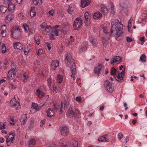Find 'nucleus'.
<instances>
[{
  "label": "nucleus",
  "instance_id": "1",
  "mask_svg": "<svg viewBox=\"0 0 147 147\" xmlns=\"http://www.w3.org/2000/svg\"><path fill=\"white\" fill-rule=\"evenodd\" d=\"M123 26V25L121 24H117L116 25H112L111 31L110 32V36L113 34L114 31L115 32V38L117 40L119 41V37L123 33V32L122 31Z\"/></svg>",
  "mask_w": 147,
  "mask_h": 147
},
{
  "label": "nucleus",
  "instance_id": "2",
  "mask_svg": "<svg viewBox=\"0 0 147 147\" xmlns=\"http://www.w3.org/2000/svg\"><path fill=\"white\" fill-rule=\"evenodd\" d=\"M65 59L70 63H73V64L70 68L71 71L72 73V75H71V76L74 78L76 75L77 73L76 64L74 62V59H72L71 55L70 53H68L65 57Z\"/></svg>",
  "mask_w": 147,
  "mask_h": 147
},
{
  "label": "nucleus",
  "instance_id": "3",
  "mask_svg": "<svg viewBox=\"0 0 147 147\" xmlns=\"http://www.w3.org/2000/svg\"><path fill=\"white\" fill-rule=\"evenodd\" d=\"M11 35L13 38L18 39L21 35L20 29L18 27H13L11 30Z\"/></svg>",
  "mask_w": 147,
  "mask_h": 147
},
{
  "label": "nucleus",
  "instance_id": "4",
  "mask_svg": "<svg viewBox=\"0 0 147 147\" xmlns=\"http://www.w3.org/2000/svg\"><path fill=\"white\" fill-rule=\"evenodd\" d=\"M40 26V29L44 34H47L51 33L52 30L51 27L47 25L45 22L41 24Z\"/></svg>",
  "mask_w": 147,
  "mask_h": 147
},
{
  "label": "nucleus",
  "instance_id": "5",
  "mask_svg": "<svg viewBox=\"0 0 147 147\" xmlns=\"http://www.w3.org/2000/svg\"><path fill=\"white\" fill-rule=\"evenodd\" d=\"M104 86L106 90L109 92L112 93L114 91V86L112 83L109 80H107L104 81Z\"/></svg>",
  "mask_w": 147,
  "mask_h": 147
},
{
  "label": "nucleus",
  "instance_id": "6",
  "mask_svg": "<svg viewBox=\"0 0 147 147\" xmlns=\"http://www.w3.org/2000/svg\"><path fill=\"white\" fill-rule=\"evenodd\" d=\"M59 26V25H56L52 28L51 34L50 35V38L51 40L54 39L55 37L58 35V31L59 30L58 28Z\"/></svg>",
  "mask_w": 147,
  "mask_h": 147
},
{
  "label": "nucleus",
  "instance_id": "7",
  "mask_svg": "<svg viewBox=\"0 0 147 147\" xmlns=\"http://www.w3.org/2000/svg\"><path fill=\"white\" fill-rule=\"evenodd\" d=\"M82 24L81 18H77L74 22L73 26L75 30H78L80 28Z\"/></svg>",
  "mask_w": 147,
  "mask_h": 147
},
{
  "label": "nucleus",
  "instance_id": "8",
  "mask_svg": "<svg viewBox=\"0 0 147 147\" xmlns=\"http://www.w3.org/2000/svg\"><path fill=\"white\" fill-rule=\"evenodd\" d=\"M9 104L11 107H15L16 110H18L20 108L19 102L16 100V98L15 97L11 100Z\"/></svg>",
  "mask_w": 147,
  "mask_h": 147
},
{
  "label": "nucleus",
  "instance_id": "9",
  "mask_svg": "<svg viewBox=\"0 0 147 147\" xmlns=\"http://www.w3.org/2000/svg\"><path fill=\"white\" fill-rule=\"evenodd\" d=\"M14 135L12 132L9 133V136H7L6 138V143L8 146H10L11 143H13L14 140Z\"/></svg>",
  "mask_w": 147,
  "mask_h": 147
},
{
  "label": "nucleus",
  "instance_id": "10",
  "mask_svg": "<svg viewBox=\"0 0 147 147\" xmlns=\"http://www.w3.org/2000/svg\"><path fill=\"white\" fill-rule=\"evenodd\" d=\"M125 74V69L121 72L120 73H119L118 75L115 77V79L118 81L119 82H121L123 81V78H124Z\"/></svg>",
  "mask_w": 147,
  "mask_h": 147
},
{
  "label": "nucleus",
  "instance_id": "11",
  "mask_svg": "<svg viewBox=\"0 0 147 147\" xmlns=\"http://www.w3.org/2000/svg\"><path fill=\"white\" fill-rule=\"evenodd\" d=\"M98 142H108L110 141V138L108 134L99 137L98 139Z\"/></svg>",
  "mask_w": 147,
  "mask_h": 147
},
{
  "label": "nucleus",
  "instance_id": "12",
  "mask_svg": "<svg viewBox=\"0 0 147 147\" xmlns=\"http://www.w3.org/2000/svg\"><path fill=\"white\" fill-rule=\"evenodd\" d=\"M16 70L14 68H13L9 70L7 78L10 79L14 78V75L16 74Z\"/></svg>",
  "mask_w": 147,
  "mask_h": 147
},
{
  "label": "nucleus",
  "instance_id": "13",
  "mask_svg": "<svg viewBox=\"0 0 147 147\" xmlns=\"http://www.w3.org/2000/svg\"><path fill=\"white\" fill-rule=\"evenodd\" d=\"M43 105H42L38 106L37 104L32 103V110L30 111L34 112H36L38 111Z\"/></svg>",
  "mask_w": 147,
  "mask_h": 147
},
{
  "label": "nucleus",
  "instance_id": "14",
  "mask_svg": "<svg viewBox=\"0 0 147 147\" xmlns=\"http://www.w3.org/2000/svg\"><path fill=\"white\" fill-rule=\"evenodd\" d=\"M60 132L62 136H65L68 134L69 131L68 128L67 127H63L61 128Z\"/></svg>",
  "mask_w": 147,
  "mask_h": 147
},
{
  "label": "nucleus",
  "instance_id": "15",
  "mask_svg": "<svg viewBox=\"0 0 147 147\" xmlns=\"http://www.w3.org/2000/svg\"><path fill=\"white\" fill-rule=\"evenodd\" d=\"M122 58L119 56H116L113 58L112 61L111 62V63L112 65H113L114 63H115L116 64H119L121 62Z\"/></svg>",
  "mask_w": 147,
  "mask_h": 147
},
{
  "label": "nucleus",
  "instance_id": "16",
  "mask_svg": "<svg viewBox=\"0 0 147 147\" xmlns=\"http://www.w3.org/2000/svg\"><path fill=\"white\" fill-rule=\"evenodd\" d=\"M13 46L14 49H17L21 51H22L23 50V45L20 42H17L14 43Z\"/></svg>",
  "mask_w": 147,
  "mask_h": 147
},
{
  "label": "nucleus",
  "instance_id": "17",
  "mask_svg": "<svg viewBox=\"0 0 147 147\" xmlns=\"http://www.w3.org/2000/svg\"><path fill=\"white\" fill-rule=\"evenodd\" d=\"M90 0H81V5L83 8H84L88 5L90 3Z\"/></svg>",
  "mask_w": 147,
  "mask_h": 147
},
{
  "label": "nucleus",
  "instance_id": "18",
  "mask_svg": "<svg viewBox=\"0 0 147 147\" xmlns=\"http://www.w3.org/2000/svg\"><path fill=\"white\" fill-rule=\"evenodd\" d=\"M59 63L58 61H52L51 64V68L55 70L57 67L59 66Z\"/></svg>",
  "mask_w": 147,
  "mask_h": 147
},
{
  "label": "nucleus",
  "instance_id": "19",
  "mask_svg": "<svg viewBox=\"0 0 147 147\" xmlns=\"http://www.w3.org/2000/svg\"><path fill=\"white\" fill-rule=\"evenodd\" d=\"M27 120V116L26 114H24L22 116L21 119H20V121L21 125H24L25 124Z\"/></svg>",
  "mask_w": 147,
  "mask_h": 147
},
{
  "label": "nucleus",
  "instance_id": "20",
  "mask_svg": "<svg viewBox=\"0 0 147 147\" xmlns=\"http://www.w3.org/2000/svg\"><path fill=\"white\" fill-rule=\"evenodd\" d=\"M102 65L100 63H99L97 66L94 69V72L96 74H98L100 73V71L102 68Z\"/></svg>",
  "mask_w": 147,
  "mask_h": 147
},
{
  "label": "nucleus",
  "instance_id": "21",
  "mask_svg": "<svg viewBox=\"0 0 147 147\" xmlns=\"http://www.w3.org/2000/svg\"><path fill=\"white\" fill-rule=\"evenodd\" d=\"M36 144V140L34 139H32L30 140L28 144V147H34Z\"/></svg>",
  "mask_w": 147,
  "mask_h": 147
},
{
  "label": "nucleus",
  "instance_id": "22",
  "mask_svg": "<svg viewBox=\"0 0 147 147\" xmlns=\"http://www.w3.org/2000/svg\"><path fill=\"white\" fill-rule=\"evenodd\" d=\"M46 113L47 116L49 117H51L54 115V112L51 110V108L48 109L47 110Z\"/></svg>",
  "mask_w": 147,
  "mask_h": 147
},
{
  "label": "nucleus",
  "instance_id": "23",
  "mask_svg": "<svg viewBox=\"0 0 147 147\" xmlns=\"http://www.w3.org/2000/svg\"><path fill=\"white\" fill-rule=\"evenodd\" d=\"M36 94L37 96L40 98H42L43 96V92L39 89H37L36 91Z\"/></svg>",
  "mask_w": 147,
  "mask_h": 147
},
{
  "label": "nucleus",
  "instance_id": "24",
  "mask_svg": "<svg viewBox=\"0 0 147 147\" xmlns=\"http://www.w3.org/2000/svg\"><path fill=\"white\" fill-rule=\"evenodd\" d=\"M102 14L99 11H97L94 13L93 16L94 18L95 19H97L101 18Z\"/></svg>",
  "mask_w": 147,
  "mask_h": 147
},
{
  "label": "nucleus",
  "instance_id": "25",
  "mask_svg": "<svg viewBox=\"0 0 147 147\" xmlns=\"http://www.w3.org/2000/svg\"><path fill=\"white\" fill-rule=\"evenodd\" d=\"M71 147H78V142L74 139H72L71 142Z\"/></svg>",
  "mask_w": 147,
  "mask_h": 147
},
{
  "label": "nucleus",
  "instance_id": "26",
  "mask_svg": "<svg viewBox=\"0 0 147 147\" xmlns=\"http://www.w3.org/2000/svg\"><path fill=\"white\" fill-rule=\"evenodd\" d=\"M7 8L6 7L2 5V4L0 3V11L3 13L5 12L7 10Z\"/></svg>",
  "mask_w": 147,
  "mask_h": 147
},
{
  "label": "nucleus",
  "instance_id": "27",
  "mask_svg": "<svg viewBox=\"0 0 147 147\" xmlns=\"http://www.w3.org/2000/svg\"><path fill=\"white\" fill-rule=\"evenodd\" d=\"M15 5L12 3H9L8 5V9L9 11H12L15 9Z\"/></svg>",
  "mask_w": 147,
  "mask_h": 147
},
{
  "label": "nucleus",
  "instance_id": "28",
  "mask_svg": "<svg viewBox=\"0 0 147 147\" xmlns=\"http://www.w3.org/2000/svg\"><path fill=\"white\" fill-rule=\"evenodd\" d=\"M35 8L34 7H32L30 11V15L31 17H32L36 15Z\"/></svg>",
  "mask_w": 147,
  "mask_h": 147
},
{
  "label": "nucleus",
  "instance_id": "29",
  "mask_svg": "<svg viewBox=\"0 0 147 147\" xmlns=\"http://www.w3.org/2000/svg\"><path fill=\"white\" fill-rule=\"evenodd\" d=\"M16 122V120L14 119V117L11 116L9 120L10 123L11 125H14Z\"/></svg>",
  "mask_w": 147,
  "mask_h": 147
},
{
  "label": "nucleus",
  "instance_id": "30",
  "mask_svg": "<svg viewBox=\"0 0 147 147\" xmlns=\"http://www.w3.org/2000/svg\"><path fill=\"white\" fill-rule=\"evenodd\" d=\"M33 2V3L35 5H40L42 4V1L41 0H34Z\"/></svg>",
  "mask_w": 147,
  "mask_h": 147
},
{
  "label": "nucleus",
  "instance_id": "31",
  "mask_svg": "<svg viewBox=\"0 0 147 147\" xmlns=\"http://www.w3.org/2000/svg\"><path fill=\"white\" fill-rule=\"evenodd\" d=\"M101 10L105 14H107V13L108 10L105 6H102L101 7Z\"/></svg>",
  "mask_w": 147,
  "mask_h": 147
},
{
  "label": "nucleus",
  "instance_id": "32",
  "mask_svg": "<svg viewBox=\"0 0 147 147\" xmlns=\"http://www.w3.org/2000/svg\"><path fill=\"white\" fill-rule=\"evenodd\" d=\"M63 80V77L62 75H58L57 77V80L58 83L60 84Z\"/></svg>",
  "mask_w": 147,
  "mask_h": 147
},
{
  "label": "nucleus",
  "instance_id": "33",
  "mask_svg": "<svg viewBox=\"0 0 147 147\" xmlns=\"http://www.w3.org/2000/svg\"><path fill=\"white\" fill-rule=\"evenodd\" d=\"M67 113L74 116V112L73 111L72 108L71 107H69L68 109Z\"/></svg>",
  "mask_w": 147,
  "mask_h": 147
},
{
  "label": "nucleus",
  "instance_id": "34",
  "mask_svg": "<svg viewBox=\"0 0 147 147\" xmlns=\"http://www.w3.org/2000/svg\"><path fill=\"white\" fill-rule=\"evenodd\" d=\"M6 125V122H0V129H5Z\"/></svg>",
  "mask_w": 147,
  "mask_h": 147
},
{
  "label": "nucleus",
  "instance_id": "35",
  "mask_svg": "<svg viewBox=\"0 0 147 147\" xmlns=\"http://www.w3.org/2000/svg\"><path fill=\"white\" fill-rule=\"evenodd\" d=\"M141 61L142 62H146V56L144 54L142 55L140 58Z\"/></svg>",
  "mask_w": 147,
  "mask_h": 147
},
{
  "label": "nucleus",
  "instance_id": "36",
  "mask_svg": "<svg viewBox=\"0 0 147 147\" xmlns=\"http://www.w3.org/2000/svg\"><path fill=\"white\" fill-rule=\"evenodd\" d=\"M89 13L88 12H86L84 14V17L86 22L88 21V18L90 17Z\"/></svg>",
  "mask_w": 147,
  "mask_h": 147
},
{
  "label": "nucleus",
  "instance_id": "37",
  "mask_svg": "<svg viewBox=\"0 0 147 147\" xmlns=\"http://www.w3.org/2000/svg\"><path fill=\"white\" fill-rule=\"evenodd\" d=\"M40 38L39 36H36L34 37L36 43L37 45H38L40 44Z\"/></svg>",
  "mask_w": 147,
  "mask_h": 147
},
{
  "label": "nucleus",
  "instance_id": "38",
  "mask_svg": "<svg viewBox=\"0 0 147 147\" xmlns=\"http://www.w3.org/2000/svg\"><path fill=\"white\" fill-rule=\"evenodd\" d=\"M80 114V112L78 110H76L74 112V117H75L78 118H79V116Z\"/></svg>",
  "mask_w": 147,
  "mask_h": 147
},
{
  "label": "nucleus",
  "instance_id": "39",
  "mask_svg": "<svg viewBox=\"0 0 147 147\" xmlns=\"http://www.w3.org/2000/svg\"><path fill=\"white\" fill-rule=\"evenodd\" d=\"M3 30H1V34L2 37H4L6 35V28L5 27V28H4Z\"/></svg>",
  "mask_w": 147,
  "mask_h": 147
},
{
  "label": "nucleus",
  "instance_id": "40",
  "mask_svg": "<svg viewBox=\"0 0 147 147\" xmlns=\"http://www.w3.org/2000/svg\"><path fill=\"white\" fill-rule=\"evenodd\" d=\"M121 24V22H119V21L117 20L116 19H115L111 23V26L112 25H116V24Z\"/></svg>",
  "mask_w": 147,
  "mask_h": 147
},
{
  "label": "nucleus",
  "instance_id": "41",
  "mask_svg": "<svg viewBox=\"0 0 147 147\" xmlns=\"http://www.w3.org/2000/svg\"><path fill=\"white\" fill-rule=\"evenodd\" d=\"M1 49L2 53H5L6 52L7 49L6 48L5 44H3Z\"/></svg>",
  "mask_w": 147,
  "mask_h": 147
},
{
  "label": "nucleus",
  "instance_id": "42",
  "mask_svg": "<svg viewBox=\"0 0 147 147\" xmlns=\"http://www.w3.org/2000/svg\"><path fill=\"white\" fill-rule=\"evenodd\" d=\"M23 76L24 78V79L23 80V81L24 82H25L28 79V76L26 73H25L23 74Z\"/></svg>",
  "mask_w": 147,
  "mask_h": 147
},
{
  "label": "nucleus",
  "instance_id": "43",
  "mask_svg": "<svg viewBox=\"0 0 147 147\" xmlns=\"http://www.w3.org/2000/svg\"><path fill=\"white\" fill-rule=\"evenodd\" d=\"M109 7H110V8L112 10V12L113 13H114V6L113 3H111L110 2L109 4Z\"/></svg>",
  "mask_w": 147,
  "mask_h": 147
},
{
  "label": "nucleus",
  "instance_id": "44",
  "mask_svg": "<svg viewBox=\"0 0 147 147\" xmlns=\"http://www.w3.org/2000/svg\"><path fill=\"white\" fill-rule=\"evenodd\" d=\"M30 46V44H29L27 46V50L28 51V52L26 50V49H25L24 50V53L25 55H27L28 54V53L29 52V51L30 50V49L29 48V47Z\"/></svg>",
  "mask_w": 147,
  "mask_h": 147
},
{
  "label": "nucleus",
  "instance_id": "45",
  "mask_svg": "<svg viewBox=\"0 0 147 147\" xmlns=\"http://www.w3.org/2000/svg\"><path fill=\"white\" fill-rule=\"evenodd\" d=\"M67 10L68 12L70 14H71L73 13L74 8L72 7H71L69 6Z\"/></svg>",
  "mask_w": 147,
  "mask_h": 147
},
{
  "label": "nucleus",
  "instance_id": "46",
  "mask_svg": "<svg viewBox=\"0 0 147 147\" xmlns=\"http://www.w3.org/2000/svg\"><path fill=\"white\" fill-rule=\"evenodd\" d=\"M116 72V70L114 67H112L111 68V74L112 75L115 74Z\"/></svg>",
  "mask_w": 147,
  "mask_h": 147
},
{
  "label": "nucleus",
  "instance_id": "47",
  "mask_svg": "<svg viewBox=\"0 0 147 147\" xmlns=\"http://www.w3.org/2000/svg\"><path fill=\"white\" fill-rule=\"evenodd\" d=\"M109 42L107 40H105L103 42V46L105 48L107 47L108 44Z\"/></svg>",
  "mask_w": 147,
  "mask_h": 147
},
{
  "label": "nucleus",
  "instance_id": "48",
  "mask_svg": "<svg viewBox=\"0 0 147 147\" xmlns=\"http://www.w3.org/2000/svg\"><path fill=\"white\" fill-rule=\"evenodd\" d=\"M90 42L93 46H95L97 44V42L96 39H92L90 40Z\"/></svg>",
  "mask_w": 147,
  "mask_h": 147
},
{
  "label": "nucleus",
  "instance_id": "49",
  "mask_svg": "<svg viewBox=\"0 0 147 147\" xmlns=\"http://www.w3.org/2000/svg\"><path fill=\"white\" fill-rule=\"evenodd\" d=\"M127 41L128 42H130L133 41V39L129 36L126 37Z\"/></svg>",
  "mask_w": 147,
  "mask_h": 147
},
{
  "label": "nucleus",
  "instance_id": "50",
  "mask_svg": "<svg viewBox=\"0 0 147 147\" xmlns=\"http://www.w3.org/2000/svg\"><path fill=\"white\" fill-rule=\"evenodd\" d=\"M34 122L32 120L30 121L28 128L31 129L33 126Z\"/></svg>",
  "mask_w": 147,
  "mask_h": 147
},
{
  "label": "nucleus",
  "instance_id": "51",
  "mask_svg": "<svg viewBox=\"0 0 147 147\" xmlns=\"http://www.w3.org/2000/svg\"><path fill=\"white\" fill-rule=\"evenodd\" d=\"M123 135L121 132L119 133L118 134V139L119 140H121L122 138H123Z\"/></svg>",
  "mask_w": 147,
  "mask_h": 147
},
{
  "label": "nucleus",
  "instance_id": "52",
  "mask_svg": "<svg viewBox=\"0 0 147 147\" xmlns=\"http://www.w3.org/2000/svg\"><path fill=\"white\" fill-rule=\"evenodd\" d=\"M43 52V50L41 49H39L38 51L36 52L37 55H39L40 54L42 53Z\"/></svg>",
  "mask_w": 147,
  "mask_h": 147
},
{
  "label": "nucleus",
  "instance_id": "53",
  "mask_svg": "<svg viewBox=\"0 0 147 147\" xmlns=\"http://www.w3.org/2000/svg\"><path fill=\"white\" fill-rule=\"evenodd\" d=\"M11 18V15L10 14H9L6 16V20H10Z\"/></svg>",
  "mask_w": 147,
  "mask_h": 147
},
{
  "label": "nucleus",
  "instance_id": "54",
  "mask_svg": "<svg viewBox=\"0 0 147 147\" xmlns=\"http://www.w3.org/2000/svg\"><path fill=\"white\" fill-rule=\"evenodd\" d=\"M63 103L61 102V109H60V112H59L60 114H61L62 113V112H63Z\"/></svg>",
  "mask_w": 147,
  "mask_h": 147
},
{
  "label": "nucleus",
  "instance_id": "55",
  "mask_svg": "<svg viewBox=\"0 0 147 147\" xmlns=\"http://www.w3.org/2000/svg\"><path fill=\"white\" fill-rule=\"evenodd\" d=\"M75 100L78 102H80L81 101L82 98L80 97H77L76 98Z\"/></svg>",
  "mask_w": 147,
  "mask_h": 147
},
{
  "label": "nucleus",
  "instance_id": "56",
  "mask_svg": "<svg viewBox=\"0 0 147 147\" xmlns=\"http://www.w3.org/2000/svg\"><path fill=\"white\" fill-rule=\"evenodd\" d=\"M23 26L24 28L26 31H27L28 30H29V29L28 26L26 24H24L23 25Z\"/></svg>",
  "mask_w": 147,
  "mask_h": 147
},
{
  "label": "nucleus",
  "instance_id": "57",
  "mask_svg": "<svg viewBox=\"0 0 147 147\" xmlns=\"http://www.w3.org/2000/svg\"><path fill=\"white\" fill-rule=\"evenodd\" d=\"M54 12V10H51L49 11V15L53 16V15Z\"/></svg>",
  "mask_w": 147,
  "mask_h": 147
},
{
  "label": "nucleus",
  "instance_id": "58",
  "mask_svg": "<svg viewBox=\"0 0 147 147\" xmlns=\"http://www.w3.org/2000/svg\"><path fill=\"white\" fill-rule=\"evenodd\" d=\"M46 44H47V46L49 50H50L51 49V47L50 43H49L47 42L46 43Z\"/></svg>",
  "mask_w": 147,
  "mask_h": 147
},
{
  "label": "nucleus",
  "instance_id": "59",
  "mask_svg": "<svg viewBox=\"0 0 147 147\" xmlns=\"http://www.w3.org/2000/svg\"><path fill=\"white\" fill-rule=\"evenodd\" d=\"M86 49L87 47L86 46L82 47L81 48V51H86Z\"/></svg>",
  "mask_w": 147,
  "mask_h": 147
},
{
  "label": "nucleus",
  "instance_id": "60",
  "mask_svg": "<svg viewBox=\"0 0 147 147\" xmlns=\"http://www.w3.org/2000/svg\"><path fill=\"white\" fill-rule=\"evenodd\" d=\"M3 63L5 65H7V64H8L7 60V59H4Z\"/></svg>",
  "mask_w": 147,
  "mask_h": 147
},
{
  "label": "nucleus",
  "instance_id": "61",
  "mask_svg": "<svg viewBox=\"0 0 147 147\" xmlns=\"http://www.w3.org/2000/svg\"><path fill=\"white\" fill-rule=\"evenodd\" d=\"M58 106H55L53 107V111H57L58 109Z\"/></svg>",
  "mask_w": 147,
  "mask_h": 147
},
{
  "label": "nucleus",
  "instance_id": "62",
  "mask_svg": "<svg viewBox=\"0 0 147 147\" xmlns=\"http://www.w3.org/2000/svg\"><path fill=\"white\" fill-rule=\"evenodd\" d=\"M132 26V24L131 22H129L128 24V29H130L131 28V27Z\"/></svg>",
  "mask_w": 147,
  "mask_h": 147
},
{
  "label": "nucleus",
  "instance_id": "63",
  "mask_svg": "<svg viewBox=\"0 0 147 147\" xmlns=\"http://www.w3.org/2000/svg\"><path fill=\"white\" fill-rule=\"evenodd\" d=\"M10 87L12 89H14L15 88V86H14L13 84L12 83H11L10 84Z\"/></svg>",
  "mask_w": 147,
  "mask_h": 147
},
{
  "label": "nucleus",
  "instance_id": "64",
  "mask_svg": "<svg viewBox=\"0 0 147 147\" xmlns=\"http://www.w3.org/2000/svg\"><path fill=\"white\" fill-rule=\"evenodd\" d=\"M56 146H57L56 144L52 143L50 145L49 147H56Z\"/></svg>",
  "mask_w": 147,
  "mask_h": 147
}]
</instances>
